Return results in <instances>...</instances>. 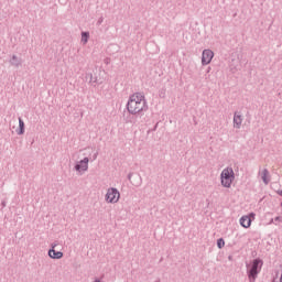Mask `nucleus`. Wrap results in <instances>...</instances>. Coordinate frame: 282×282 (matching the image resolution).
<instances>
[{
    "mask_svg": "<svg viewBox=\"0 0 282 282\" xmlns=\"http://www.w3.org/2000/svg\"><path fill=\"white\" fill-rule=\"evenodd\" d=\"M128 113L137 116V113L142 115L144 111H149V105L147 104V98L142 93H135L129 97L127 102Z\"/></svg>",
    "mask_w": 282,
    "mask_h": 282,
    "instance_id": "obj_1",
    "label": "nucleus"
},
{
    "mask_svg": "<svg viewBox=\"0 0 282 282\" xmlns=\"http://www.w3.org/2000/svg\"><path fill=\"white\" fill-rule=\"evenodd\" d=\"M246 268L249 282H254L257 281L259 274H261V269L263 268V260L256 258L250 264L247 263Z\"/></svg>",
    "mask_w": 282,
    "mask_h": 282,
    "instance_id": "obj_2",
    "label": "nucleus"
},
{
    "mask_svg": "<svg viewBox=\"0 0 282 282\" xmlns=\"http://www.w3.org/2000/svg\"><path fill=\"white\" fill-rule=\"evenodd\" d=\"M232 182H235V171L232 167L224 169L220 173V183L224 188H230L232 186Z\"/></svg>",
    "mask_w": 282,
    "mask_h": 282,
    "instance_id": "obj_3",
    "label": "nucleus"
},
{
    "mask_svg": "<svg viewBox=\"0 0 282 282\" xmlns=\"http://www.w3.org/2000/svg\"><path fill=\"white\" fill-rule=\"evenodd\" d=\"M120 200V192L116 187L108 188L106 193V202L108 204H118Z\"/></svg>",
    "mask_w": 282,
    "mask_h": 282,
    "instance_id": "obj_4",
    "label": "nucleus"
},
{
    "mask_svg": "<svg viewBox=\"0 0 282 282\" xmlns=\"http://www.w3.org/2000/svg\"><path fill=\"white\" fill-rule=\"evenodd\" d=\"M254 217H257V214L254 213H250L249 215L242 216L240 218V226H242V228H250V226H252V221H254Z\"/></svg>",
    "mask_w": 282,
    "mask_h": 282,
    "instance_id": "obj_5",
    "label": "nucleus"
},
{
    "mask_svg": "<svg viewBox=\"0 0 282 282\" xmlns=\"http://www.w3.org/2000/svg\"><path fill=\"white\" fill-rule=\"evenodd\" d=\"M214 57L215 53L212 50H204L202 54V65H210Z\"/></svg>",
    "mask_w": 282,
    "mask_h": 282,
    "instance_id": "obj_6",
    "label": "nucleus"
},
{
    "mask_svg": "<svg viewBox=\"0 0 282 282\" xmlns=\"http://www.w3.org/2000/svg\"><path fill=\"white\" fill-rule=\"evenodd\" d=\"M89 169V158H84L83 160L78 161L75 164V171H77L78 173H80L82 171H88Z\"/></svg>",
    "mask_w": 282,
    "mask_h": 282,
    "instance_id": "obj_7",
    "label": "nucleus"
},
{
    "mask_svg": "<svg viewBox=\"0 0 282 282\" xmlns=\"http://www.w3.org/2000/svg\"><path fill=\"white\" fill-rule=\"evenodd\" d=\"M243 122V117L241 113L235 112L234 113V129H241V124Z\"/></svg>",
    "mask_w": 282,
    "mask_h": 282,
    "instance_id": "obj_8",
    "label": "nucleus"
},
{
    "mask_svg": "<svg viewBox=\"0 0 282 282\" xmlns=\"http://www.w3.org/2000/svg\"><path fill=\"white\" fill-rule=\"evenodd\" d=\"M56 248V245L52 246V249L48 250V257L51 259H63V251H56L54 250Z\"/></svg>",
    "mask_w": 282,
    "mask_h": 282,
    "instance_id": "obj_9",
    "label": "nucleus"
},
{
    "mask_svg": "<svg viewBox=\"0 0 282 282\" xmlns=\"http://www.w3.org/2000/svg\"><path fill=\"white\" fill-rule=\"evenodd\" d=\"M9 63L12 65V67H21L22 65L21 58L17 55H12Z\"/></svg>",
    "mask_w": 282,
    "mask_h": 282,
    "instance_id": "obj_10",
    "label": "nucleus"
},
{
    "mask_svg": "<svg viewBox=\"0 0 282 282\" xmlns=\"http://www.w3.org/2000/svg\"><path fill=\"white\" fill-rule=\"evenodd\" d=\"M17 133L18 135H23V133H25V122L21 117L19 118V129L17 130Z\"/></svg>",
    "mask_w": 282,
    "mask_h": 282,
    "instance_id": "obj_11",
    "label": "nucleus"
},
{
    "mask_svg": "<svg viewBox=\"0 0 282 282\" xmlns=\"http://www.w3.org/2000/svg\"><path fill=\"white\" fill-rule=\"evenodd\" d=\"M268 175H270V172L268 171V169L262 170L261 180L265 185L270 184V178H268Z\"/></svg>",
    "mask_w": 282,
    "mask_h": 282,
    "instance_id": "obj_12",
    "label": "nucleus"
},
{
    "mask_svg": "<svg viewBox=\"0 0 282 282\" xmlns=\"http://www.w3.org/2000/svg\"><path fill=\"white\" fill-rule=\"evenodd\" d=\"M89 41V32H82V43L86 44Z\"/></svg>",
    "mask_w": 282,
    "mask_h": 282,
    "instance_id": "obj_13",
    "label": "nucleus"
},
{
    "mask_svg": "<svg viewBox=\"0 0 282 282\" xmlns=\"http://www.w3.org/2000/svg\"><path fill=\"white\" fill-rule=\"evenodd\" d=\"M226 246V241L224 240V238H219L217 240V248H219V250H221V248H224Z\"/></svg>",
    "mask_w": 282,
    "mask_h": 282,
    "instance_id": "obj_14",
    "label": "nucleus"
},
{
    "mask_svg": "<svg viewBox=\"0 0 282 282\" xmlns=\"http://www.w3.org/2000/svg\"><path fill=\"white\" fill-rule=\"evenodd\" d=\"M274 219V224H275V226H279V224H281L282 223V217L281 216H276L275 218H273Z\"/></svg>",
    "mask_w": 282,
    "mask_h": 282,
    "instance_id": "obj_15",
    "label": "nucleus"
},
{
    "mask_svg": "<svg viewBox=\"0 0 282 282\" xmlns=\"http://www.w3.org/2000/svg\"><path fill=\"white\" fill-rule=\"evenodd\" d=\"M89 78V83H96V79H94V75L91 73L86 75Z\"/></svg>",
    "mask_w": 282,
    "mask_h": 282,
    "instance_id": "obj_16",
    "label": "nucleus"
},
{
    "mask_svg": "<svg viewBox=\"0 0 282 282\" xmlns=\"http://www.w3.org/2000/svg\"><path fill=\"white\" fill-rule=\"evenodd\" d=\"M102 21H105V18H99L97 21V25H102Z\"/></svg>",
    "mask_w": 282,
    "mask_h": 282,
    "instance_id": "obj_17",
    "label": "nucleus"
},
{
    "mask_svg": "<svg viewBox=\"0 0 282 282\" xmlns=\"http://www.w3.org/2000/svg\"><path fill=\"white\" fill-rule=\"evenodd\" d=\"M131 177H133V173L128 174V180L131 181Z\"/></svg>",
    "mask_w": 282,
    "mask_h": 282,
    "instance_id": "obj_18",
    "label": "nucleus"
},
{
    "mask_svg": "<svg viewBox=\"0 0 282 282\" xmlns=\"http://www.w3.org/2000/svg\"><path fill=\"white\" fill-rule=\"evenodd\" d=\"M278 195H280V197H282V189L278 191Z\"/></svg>",
    "mask_w": 282,
    "mask_h": 282,
    "instance_id": "obj_19",
    "label": "nucleus"
},
{
    "mask_svg": "<svg viewBox=\"0 0 282 282\" xmlns=\"http://www.w3.org/2000/svg\"><path fill=\"white\" fill-rule=\"evenodd\" d=\"M96 158H98V153L94 154L93 160H96Z\"/></svg>",
    "mask_w": 282,
    "mask_h": 282,
    "instance_id": "obj_20",
    "label": "nucleus"
},
{
    "mask_svg": "<svg viewBox=\"0 0 282 282\" xmlns=\"http://www.w3.org/2000/svg\"><path fill=\"white\" fill-rule=\"evenodd\" d=\"M270 224H274V218L270 220Z\"/></svg>",
    "mask_w": 282,
    "mask_h": 282,
    "instance_id": "obj_21",
    "label": "nucleus"
},
{
    "mask_svg": "<svg viewBox=\"0 0 282 282\" xmlns=\"http://www.w3.org/2000/svg\"><path fill=\"white\" fill-rule=\"evenodd\" d=\"M2 206H6V203H2Z\"/></svg>",
    "mask_w": 282,
    "mask_h": 282,
    "instance_id": "obj_22",
    "label": "nucleus"
},
{
    "mask_svg": "<svg viewBox=\"0 0 282 282\" xmlns=\"http://www.w3.org/2000/svg\"><path fill=\"white\" fill-rule=\"evenodd\" d=\"M155 282H160V279H158Z\"/></svg>",
    "mask_w": 282,
    "mask_h": 282,
    "instance_id": "obj_23",
    "label": "nucleus"
}]
</instances>
